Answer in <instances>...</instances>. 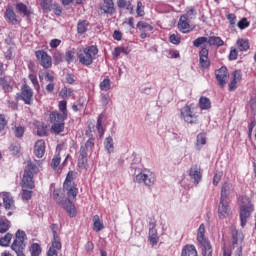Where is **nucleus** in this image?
Here are the masks:
<instances>
[{
    "mask_svg": "<svg viewBox=\"0 0 256 256\" xmlns=\"http://www.w3.org/2000/svg\"><path fill=\"white\" fill-rule=\"evenodd\" d=\"M11 229V221L7 219V217L1 216V210H0V233H7Z\"/></svg>",
    "mask_w": 256,
    "mask_h": 256,
    "instance_id": "29",
    "label": "nucleus"
},
{
    "mask_svg": "<svg viewBox=\"0 0 256 256\" xmlns=\"http://www.w3.org/2000/svg\"><path fill=\"white\" fill-rule=\"evenodd\" d=\"M16 10L18 11V13L24 15V17H26L28 20L31 19V15H33V11L29 9L27 5H25V3L23 2H19L16 4Z\"/></svg>",
    "mask_w": 256,
    "mask_h": 256,
    "instance_id": "23",
    "label": "nucleus"
},
{
    "mask_svg": "<svg viewBox=\"0 0 256 256\" xmlns=\"http://www.w3.org/2000/svg\"><path fill=\"white\" fill-rule=\"evenodd\" d=\"M101 9L106 15H113L115 13V2L113 0H103Z\"/></svg>",
    "mask_w": 256,
    "mask_h": 256,
    "instance_id": "24",
    "label": "nucleus"
},
{
    "mask_svg": "<svg viewBox=\"0 0 256 256\" xmlns=\"http://www.w3.org/2000/svg\"><path fill=\"white\" fill-rule=\"evenodd\" d=\"M250 107H251L252 113L256 115V97L250 100Z\"/></svg>",
    "mask_w": 256,
    "mask_h": 256,
    "instance_id": "64",
    "label": "nucleus"
},
{
    "mask_svg": "<svg viewBox=\"0 0 256 256\" xmlns=\"http://www.w3.org/2000/svg\"><path fill=\"white\" fill-rule=\"evenodd\" d=\"M7 127V118L5 114H0V132L3 131Z\"/></svg>",
    "mask_w": 256,
    "mask_h": 256,
    "instance_id": "60",
    "label": "nucleus"
},
{
    "mask_svg": "<svg viewBox=\"0 0 256 256\" xmlns=\"http://www.w3.org/2000/svg\"><path fill=\"white\" fill-rule=\"evenodd\" d=\"M239 51H249V40L247 39H238L236 41Z\"/></svg>",
    "mask_w": 256,
    "mask_h": 256,
    "instance_id": "40",
    "label": "nucleus"
},
{
    "mask_svg": "<svg viewBox=\"0 0 256 256\" xmlns=\"http://www.w3.org/2000/svg\"><path fill=\"white\" fill-rule=\"evenodd\" d=\"M25 134V128L22 126L16 127L14 130V135L15 137H17L18 139L23 137V135Z\"/></svg>",
    "mask_w": 256,
    "mask_h": 256,
    "instance_id": "56",
    "label": "nucleus"
},
{
    "mask_svg": "<svg viewBox=\"0 0 256 256\" xmlns=\"http://www.w3.org/2000/svg\"><path fill=\"white\" fill-rule=\"evenodd\" d=\"M20 97L25 105H33V89H31L29 85H22Z\"/></svg>",
    "mask_w": 256,
    "mask_h": 256,
    "instance_id": "15",
    "label": "nucleus"
},
{
    "mask_svg": "<svg viewBox=\"0 0 256 256\" xmlns=\"http://www.w3.org/2000/svg\"><path fill=\"white\" fill-rule=\"evenodd\" d=\"M231 183L229 182H225L223 185H222V188H221V197L220 199H229V195L231 193Z\"/></svg>",
    "mask_w": 256,
    "mask_h": 256,
    "instance_id": "34",
    "label": "nucleus"
},
{
    "mask_svg": "<svg viewBox=\"0 0 256 256\" xmlns=\"http://www.w3.org/2000/svg\"><path fill=\"white\" fill-rule=\"evenodd\" d=\"M36 127H37L38 137H47V129H48L47 124L43 122H37Z\"/></svg>",
    "mask_w": 256,
    "mask_h": 256,
    "instance_id": "36",
    "label": "nucleus"
},
{
    "mask_svg": "<svg viewBox=\"0 0 256 256\" xmlns=\"http://www.w3.org/2000/svg\"><path fill=\"white\" fill-rule=\"evenodd\" d=\"M34 153L38 159L43 158V155H45V141L44 140H38L35 143L34 146Z\"/></svg>",
    "mask_w": 256,
    "mask_h": 256,
    "instance_id": "25",
    "label": "nucleus"
},
{
    "mask_svg": "<svg viewBox=\"0 0 256 256\" xmlns=\"http://www.w3.org/2000/svg\"><path fill=\"white\" fill-rule=\"evenodd\" d=\"M136 13L138 17H145V10L143 9V2L138 1L136 6Z\"/></svg>",
    "mask_w": 256,
    "mask_h": 256,
    "instance_id": "53",
    "label": "nucleus"
},
{
    "mask_svg": "<svg viewBox=\"0 0 256 256\" xmlns=\"http://www.w3.org/2000/svg\"><path fill=\"white\" fill-rule=\"evenodd\" d=\"M52 232V241L49 250L47 251V256H59V251H61L63 245L61 244V238L57 231H59L58 224H52L50 226Z\"/></svg>",
    "mask_w": 256,
    "mask_h": 256,
    "instance_id": "7",
    "label": "nucleus"
},
{
    "mask_svg": "<svg viewBox=\"0 0 256 256\" xmlns=\"http://www.w3.org/2000/svg\"><path fill=\"white\" fill-rule=\"evenodd\" d=\"M93 229L96 231V233H99V231H103L105 229V225H103V220L99 217V215L93 216Z\"/></svg>",
    "mask_w": 256,
    "mask_h": 256,
    "instance_id": "32",
    "label": "nucleus"
},
{
    "mask_svg": "<svg viewBox=\"0 0 256 256\" xmlns=\"http://www.w3.org/2000/svg\"><path fill=\"white\" fill-rule=\"evenodd\" d=\"M27 239V234L23 230H17L15 233V239L12 243V249L15 253H21L25 249V240Z\"/></svg>",
    "mask_w": 256,
    "mask_h": 256,
    "instance_id": "11",
    "label": "nucleus"
},
{
    "mask_svg": "<svg viewBox=\"0 0 256 256\" xmlns=\"http://www.w3.org/2000/svg\"><path fill=\"white\" fill-rule=\"evenodd\" d=\"M44 77H45L46 81H49V83H53V81H55V73L54 72L46 71L44 73Z\"/></svg>",
    "mask_w": 256,
    "mask_h": 256,
    "instance_id": "59",
    "label": "nucleus"
},
{
    "mask_svg": "<svg viewBox=\"0 0 256 256\" xmlns=\"http://www.w3.org/2000/svg\"><path fill=\"white\" fill-rule=\"evenodd\" d=\"M41 162L38 160H27L22 176V187L35 189V175L39 173Z\"/></svg>",
    "mask_w": 256,
    "mask_h": 256,
    "instance_id": "2",
    "label": "nucleus"
},
{
    "mask_svg": "<svg viewBox=\"0 0 256 256\" xmlns=\"http://www.w3.org/2000/svg\"><path fill=\"white\" fill-rule=\"evenodd\" d=\"M203 43H208V38L205 36L198 37L193 41L194 47H199L203 45Z\"/></svg>",
    "mask_w": 256,
    "mask_h": 256,
    "instance_id": "52",
    "label": "nucleus"
},
{
    "mask_svg": "<svg viewBox=\"0 0 256 256\" xmlns=\"http://www.w3.org/2000/svg\"><path fill=\"white\" fill-rule=\"evenodd\" d=\"M41 251V245H39L38 243H33L30 247L31 256H40Z\"/></svg>",
    "mask_w": 256,
    "mask_h": 256,
    "instance_id": "45",
    "label": "nucleus"
},
{
    "mask_svg": "<svg viewBox=\"0 0 256 256\" xmlns=\"http://www.w3.org/2000/svg\"><path fill=\"white\" fill-rule=\"evenodd\" d=\"M117 7L119 9H126L127 11H129L130 15H133V13H135V9H133V5H131V1L117 0Z\"/></svg>",
    "mask_w": 256,
    "mask_h": 256,
    "instance_id": "30",
    "label": "nucleus"
},
{
    "mask_svg": "<svg viewBox=\"0 0 256 256\" xmlns=\"http://www.w3.org/2000/svg\"><path fill=\"white\" fill-rule=\"evenodd\" d=\"M35 57L43 69H51L53 67V59L45 50L35 51Z\"/></svg>",
    "mask_w": 256,
    "mask_h": 256,
    "instance_id": "12",
    "label": "nucleus"
},
{
    "mask_svg": "<svg viewBox=\"0 0 256 256\" xmlns=\"http://www.w3.org/2000/svg\"><path fill=\"white\" fill-rule=\"evenodd\" d=\"M51 11L54 13V15H57V17H61L63 14V7L59 5V3L52 4Z\"/></svg>",
    "mask_w": 256,
    "mask_h": 256,
    "instance_id": "48",
    "label": "nucleus"
},
{
    "mask_svg": "<svg viewBox=\"0 0 256 256\" xmlns=\"http://www.w3.org/2000/svg\"><path fill=\"white\" fill-rule=\"evenodd\" d=\"M13 239V234L6 233L3 237L0 238V245L1 247H9V243Z\"/></svg>",
    "mask_w": 256,
    "mask_h": 256,
    "instance_id": "43",
    "label": "nucleus"
},
{
    "mask_svg": "<svg viewBox=\"0 0 256 256\" xmlns=\"http://www.w3.org/2000/svg\"><path fill=\"white\" fill-rule=\"evenodd\" d=\"M96 129L98 131V135L100 139H102L103 135H105V128H103V116H98Z\"/></svg>",
    "mask_w": 256,
    "mask_h": 256,
    "instance_id": "41",
    "label": "nucleus"
},
{
    "mask_svg": "<svg viewBox=\"0 0 256 256\" xmlns=\"http://www.w3.org/2000/svg\"><path fill=\"white\" fill-rule=\"evenodd\" d=\"M53 4V0H40V7L43 10V13H51Z\"/></svg>",
    "mask_w": 256,
    "mask_h": 256,
    "instance_id": "38",
    "label": "nucleus"
},
{
    "mask_svg": "<svg viewBox=\"0 0 256 256\" xmlns=\"http://www.w3.org/2000/svg\"><path fill=\"white\" fill-rule=\"evenodd\" d=\"M104 147L108 153H113L115 150V146L113 144V138L112 137H107L104 141Z\"/></svg>",
    "mask_w": 256,
    "mask_h": 256,
    "instance_id": "44",
    "label": "nucleus"
},
{
    "mask_svg": "<svg viewBox=\"0 0 256 256\" xmlns=\"http://www.w3.org/2000/svg\"><path fill=\"white\" fill-rule=\"evenodd\" d=\"M58 107L62 114L58 111H52L49 115L50 123L52 124L51 131L55 135H59L65 131V119L69 116L67 112V102L65 100L60 101Z\"/></svg>",
    "mask_w": 256,
    "mask_h": 256,
    "instance_id": "1",
    "label": "nucleus"
},
{
    "mask_svg": "<svg viewBox=\"0 0 256 256\" xmlns=\"http://www.w3.org/2000/svg\"><path fill=\"white\" fill-rule=\"evenodd\" d=\"M53 59L55 63H61V61H63V53H61L58 50H55L53 53Z\"/></svg>",
    "mask_w": 256,
    "mask_h": 256,
    "instance_id": "55",
    "label": "nucleus"
},
{
    "mask_svg": "<svg viewBox=\"0 0 256 256\" xmlns=\"http://www.w3.org/2000/svg\"><path fill=\"white\" fill-rule=\"evenodd\" d=\"M181 256H199V254L195 245L187 244L182 248Z\"/></svg>",
    "mask_w": 256,
    "mask_h": 256,
    "instance_id": "28",
    "label": "nucleus"
},
{
    "mask_svg": "<svg viewBox=\"0 0 256 256\" xmlns=\"http://www.w3.org/2000/svg\"><path fill=\"white\" fill-rule=\"evenodd\" d=\"M0 87L4 90L5 93H11V91H13L11 81H9L5 76L0 77Z\"/></svg>",
    "mask_w": 256,
    "mask_h": 256,
    "instance_id": "31",
    "label": "nucleus"
},
{
    "mask_svg": "<svg viewBox=\"0 0 256 256\" xmlns=\"http://www.w3.org/2000/svg\"><path fill=\"white\" fill-rule=\"evenodd\" d=\"M73 57H75V50H68L65 54L67 63H71V61H73Z\"/></svg>",
    "mask_w": 256,
    "mask_h": 256,
    "instance_id": "62",
    "label": "nucleus"
},
{
    "mask_svg": "<svg viewBox=\"0 0 256 256\" xmlns=\"http://www.w3.org/2000/svg\"><path fill=\"white\" fill-rule=\"evenodd\" d=\"M216 79L220 85V87H225L227 85V79L229 78V70H227V67L222 66L218 70L215 71Z\"/></svg>",
    "mask_w": 256,
    "mask_h": 256,
    "instance_id": "17",
    "label": "nucleus"
},
{
    "mask_svg": "<svg viewBox=\"0 0 256 256\" xmlns=\"http://www.w3.org/2000/svg\"><path fill=\"white\" fill-rule=\"evenodd\" d=\"M53 199L58 203V205H62L63 209L68 213L69 217L77 216V208H75V204L71 201L73 198H69L63 200V190L56 189L53 191Z\"/></svg>",
    "mask_w": 256,
    "mask_h": 256,
    "instance_id": "6",
    "label": "nucleus"
},
{
    "mask_svg": "<svg viewBox=\"0 0 256 256\" xmlns=\"http://www.w3.org/2000/svg\"><path fill=\"white\" fill-rule=\"evenodd\" d=\"M199 67L202 71H207L211 67V60H209V49L202 48L199 52Z\"/></svg>",
    "mask_w": 256,
    "mask_h": 256,
    "instance_id": "14",
    "label": "nucleus"
},
{
    "mask_svg": "<svg viewBox=\"0 0 256 256\" xmlns=\"http://www.w3.org/2000/svg\"><path fill=\"white\" fill-rule=\"evenodd\" d=\"M28 78H29V80L31 81V83H32V85H33V87H34V89H35L36 91H39V89H41V86L39 85V80L37 79V75H35V74H29V75H28Z\"/></svg>",
    "mask_w": 256,
    "mask_h": 256,
    "instance_id": "46",
    "label": "nucleus"
},
{
    "mask_svg": "<svg viewBox=\"0 0 256 256\" xmlns=\"http://www.w3.org/2000/svg\"><path fill=\"white\" fill-rule=\"evenodd\" d=\"M138 31H140V38L147 39V37H151V33H153V26L145 21H139L136 25Z\"/></svg>",
    "mask_w": 256,
    "mask_h": 256,
    "instance_id": "16",
    "label": "nucleus"
},
{
    "mask_svg": "<svg viewBox=\"0 0 256 256\" xmlns=\"http://www.w3.org/2000/svg\"><path fill=\"white\" fill-rule=\"evenodd\" d=\"M208 45H210V47H223V45H225V41H223L219 36H210L208 37Z\"/></svg>",
    "mask_w": 256,
    "mask_h": 256,
    "instance_id": "33",
    "label": "nucleus"
},
{
    "mask_svg": "<svg viewBox=\"0 0 256 256\" xmlns=\"http://www.w3.org/2000/svg\"><path fill=\"white\" fill-rule=\"evenodd\" d=\"M231 215V208L229 207V202L225 199H220L218 205V217L219 219H225Z\"/></svg>",
    "mask_w": 256,
    "mask_h": 256,
    "instance_id": "18",
    "label": "nucleus"
},
{
    "mask_svg": "<svg viewBox=\"0 0 256 256\" xmlns=\"http://www.w3.org/2000/svg\"><path fill=\"white\" fill-rule=\"evenodd\" d=\"M98 53L99 48H97V46L95 45L80 49L77 53L79 63H81V65H85L86 67H89V65H93V61L97 59Z\"/></svg>",
    "mask_w": 256,
    "mask_h": 256,
    "instance_id": "4",
    "label": "nucleus"
},
{
    "mask_svg": "<svg viewBox=\"0 0 256 256\" xmlns=\"http://www.w3.org/2000/svg\"><path fill=\"white\" fill-rule=\"evenodd\" d=\"M189 18L187 16H181L178 21V29L181 33H189V29H191V25H189L188 21Z\"/></svg>",
    "mask_w": 256,
    "mask_h": 256,
    "instance_id": "27",
    "label": "nucleus"
},
{
    "mask_svg": "<svg viewBox=\"0 0 256 256\" xmlns=\"http://www.w3.org/2000/svg\"><path fill=\"white\" fill-rule=\"evenodd\" d=\"M256 127V120L255 118H252L250 120V123L248 124V137L249 139H251L252 135H253V129H255Z\"/></svg>",
    "mask_w": 256,
    "mask_h": 256,
    "instance_id": "54",
    "label": "nucleus"
},
{
    "mask_svg": "<svg viewBox=\"0 0 256 256\" xmlns=\"http://www.w3.org/2000/svg\"><path fill=\"white\" fill-rule=\"evenodd\" d=\"M4 17L10 25H19L21 23V20L17 19V14H15V10L11 6L6 9Z\"/></svg>",
    "mask_w": 256,
    "mask_h": 256,
    "instance_id": "19",
    "label": "nucleus"
},
{
    "mask_svg": "<svg viewBox=\"0 0 256 256\" xmlns=\"http://www.w3.org/2000/svg\"><path fill=\"white\" fill-rule=\"evenodd\" d=\"M74 175L75 173L73 171H69L64 182V189L67 191V196L73 201L77 199V193H79V189L73 183Z\"/></svg>",
    "mask_w": 256,
    "mask_h": 256,
    "instance_id": "10",
    "label": "nucleus"
},
{
    "mask_svg": "<svg viewBox=\"0 0 256 256\" xmlns=\"http://www.w3.org/2000/svg\"><path fill=\"white\" fill-rule=\"evenodd\" d=\"M99 87L101 91H109V89H111V80L109 78H105L100 82Z\"/></svg>",
    "mask_w": 256,
    "mask_h": 256,
    "instance_id": "47",
    "label": "nucleus"
},
{
    "mask_svg": "<svg viewBox=\"0 0 256 256\" xmlns=\"http://www.w3.org/2000/svg\"><path fill=\"white\" fill-rule=\"evenodd\" d=\"M249 25H251V23L249 21H247V18H242L238 22L239 29H247V27H249Z\"/></svg>",
    "mask_w": 256,
    "mask_h": 256,
    "instance_id": "57",
    "label": "nucleus"
},
{
    "mask_svg": "<svg viewBox=\"0 0 256 256\" xmlns=\"http://www.w3.org/2000/svg\"><path fill=\"white\" fill-rule=\"evenodd\" d=\"M199 115H201V112H199V107L194 106L193 104L185 105L180 110V119L185 121V123H188L190 125H195L199 121Z\"/></svg>",
    "mask_w": 256,
    "mask_h": 256,
    "instance_id": "5",
    "label": "nucleus"
},
{
    "mask_svg": "<svg viewBox=\"0 0 256 256\" xmlns=\"http://www.w3.org/2000/svg\"><path fill=\"white\" fill-rule=\"evenodd\" d=\"M59 165H61V155L58 154L52 158L51 166L55 171L57 170V167H59Z\"/></svg>",
    "mask_w": 256,
    "mask_h": 256,
    "instance_id": "50",
    "label": "nucleus"
},
{
    "mask_svg": "<svg viewBox=\"0 0 256 256\" xmlns=\"http://www.w3.org/2000/svg\"><path fill=\"white\" fill-rule=\"evenodd\" d=\"M86 151L93 150V148L95 147V139L90 138L86 141L85 145H84Z\"/></svg>",
    "mask_w": 256,
    "mask_h": 256,
    "instance_id": "58",
    "label": "nucleus"
},
{
    "mask_svg": "<svg viewBox=\"0 0 256 256\" xmlns=\"http://www.w3.org/2000/svg\"><path fill=\"white\" fill-rule=\"evenodd\" d=\"M241 77H242L241 70H235L233 72L232 81L228 85V90L229 91H235V89H237V83H239L241 81Z\"/></svg>",
    "mask_w": 256,
    "mask_h": 256,
    "instance_id": "26",
    "label": "nucleus"
},
{
    "mask_svg": "<svg viewBox=\"0 0 256 256\" xmlns=\"http://www.w3.org/2000/svg\"><path fill=\"white\" fill-rule=\"evenodd\" d=\"M197 241L200 244L203 256H213V246H211V242L205 238V224H201L198 228Z\"/></svg>",
    "mask_w": 256,
    "mask_h": 256,
    "instance_id": "8",
    "label": "nucleus"
},
{
    "mask_svg": "<svg viewBox=\"0 0 256 256\" xmlns=\"http://www.w3.org/2000/svg\"><path fill=\"white\" fill-rule=\"evenodd\" d=\"M238 57H239V51L237 50V48L231 47L228 55L229 61H237Z\"/></svg>",
    "mask_w": 256,
    "mask_h": 256,
    "instance_id": "49",
    "label": "nucleus"
},
{
    "mask_svg": "<svg viewBox=\"0 0 256 256\" xmlns=\"http://www.w3.org/2000/svg\"><path fill=\"white\" fill-rule=\"evenodd\" d=\"M189 175L192 179H194V183H196V185H199V182L203 177V171L201 170V166L197 164L193 165L190 168Z\"/></svg>",
    "mask_w": 256,
    "mask_h": 256,
    "instance_id": "20",
    "label": "nucleus"
},
{
    "mask_svg": "<svg viewBox=\"0 0 256 256\" xmlns=\"http://www.w3.org/2000/svg\"><path fill=\"white\" fill-rule=\"evenodd\" d=\"M59 97L62 99L73 97V88H67L64 86L59 92Z\"/></svg>",
    "mask_w": 256,
    "mask_h": 256,
    "instance_id": "42",
    "label": "nucleus"
},
{
    "mask_svg": "<svg viewBox=\"0 0 256 256\" xmlns=\"http://www.w3.org/2000/svg\"><path fill=\"white\" fill-rule=\"evenodd\" d=\"M33 195V191L31 190H22V199L24 201H29Z\"/></svg>",
    "mask_w": 256,
    "mask_h": 256,
    "instance_id": "61",
    "label": "nucleus"
},
{
    "mask_svg": "<svg viewBox=\"0 0 256 256\" xmlns=\"http://www.w3.org/2000/svg\"><path fill=\"white\" fill-rule=\"evenodd\" d=\"M238 201L241 227H245V225H247V219H249L253 211H255V205H253L251 198L246 195L240 196Z\"/></svg>",
    "mask_w": 256,
    "mask_h": 256,
    "instance_id": "3",
    "label": "nucleus"
},
{
    "mask_svg": "<svg viewBox=\"0 0 256 256\" xmlns=\"http://www.w3.org/2000/svg\"><path fill=\"white\" fill-rule=\"evenodd\" d=\"M155 181H156V177H155V173L153 172H150L148 174L140 172L135 176V179H134L135 183L143 184L146 187H153V185H155Z\"/></svg>",
    "mask_w": 256,
    "mask_h": 256,
    "instance_id": "13",
    "label": "nucleus"
},
{
    "mask_svg": "<svg viewBox=\"0 0 256 256\" xmlns=\"http://www.w3.org/2000/svg\"><path fill=\"white\" fill-rule=\"evenodd\" d=\"M232 247L237 249V253H243V247H245V234L237 228L231 230Z\"/></svg>",
    "mask_w": 256,
    "mask_h": 256,
    "instance_id": "9",
    "label": "nucleus"
},
{
    "mask_svg": "<svg viewBox=\"0 0 256 256\" xmlns=\"http://www.w3.org/2000/svg\"><path fill=\"white\" fill-rule=\"evenodd\" d=\"M199 106L202 111H208L211 108V100L205 96L200 97Z\"/></svg>",
    "mask_w": 256,
    "mask_h": 256,
    "instance_id": "37",
    "label": "nucleus"
},
{
    "mask_svg": "<svg viewBox=\"0 0 256 256\" xmlns=\"http://www.w3.org/2000/svg\"><path fill=\"white\" fill-rule=\"evenodd\" d=\"M89 28V22L87 20H79L77 23V33L79 35H83L87 33V29Z\"/></svg>",
    "mask_w": 256,
    "mask_h": 256,
    "instance_id": "35",
    "label": "nucleus"
},
{
    "mask_svg": "<svg viewBox=\"0 0 256 256\" xmlns=\"http://www.w3.org/2000/svg\"><path fill=\"white\" fill-rule=\"evenodd\" d=\"M4 208L9 211L15 209V200H13V196L9 192H5L2 195Z\"/></svg>",
    "mask_w": 256,
    "mask_h": 256,
    "instance_id": "21",
    "label": "nucleus"
},
{
    "mask_svg": "<svg viewBox=\"0 0 256 256\" xmlns=\"http://www.w3.org/2000/svg\"><path fill=\"white\" fill-rule=\"evenodd\" d=\"M207 144V137L204 133H200L196 137V145H206Z\"/></svg>",
    "mask_w": 256,
    "mask_h": 256,
    "instance_id": "51",
    "label": "nucleus"
},
{
    "mask_svg": "<svg viewBox=\"0 0 256 256\" xmlns=\"http://www.w3.org/2000/svg\"><path fill=\"white\" fill-rule=\"evenodd\" d=\"M148 240L151 245H157L159 243V236H157V230L155 228H150Z\"/></svg>",
    "mask_w": 256,
    "mask_h": 256,
    "instance_id": "39",
    "label": "nucleus"
},
{
    "mask_svg": "<svg viewBox=\"0 0 256 256\" xmlns=\"http://www.w3.org/2000/svg\"><path fill=\"white\" fill-rule=\"evenodd\" d=\"M87 150L85 146H81L79 150V158H78V167L80 169H85V165H87Z\"/></svg>",
    "mask_w": 256,
    "mask_h": 256,
    "instance_id": "22",
    "label": "nucleus"
},
{
    "mask_svg": "<svg viewBox=\"0 0 256 256\" xmlns=\"http://www.w3.org/2000/svg\"><path fill=\"white\" fill-rule=\"evenodd\" d=\"M169 41L173 45H179V43H181V38L179 36L175 35V34H172L169 37Z\"/></svg>",
    "mask_w": 256,
    "mask_h": 256,
    "instance_id": "63",
    "label": "nucleus"
}]
</instances>
